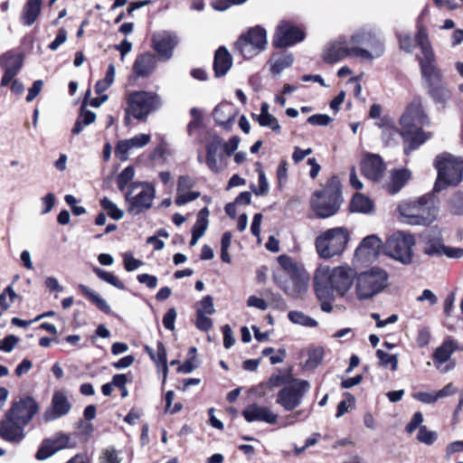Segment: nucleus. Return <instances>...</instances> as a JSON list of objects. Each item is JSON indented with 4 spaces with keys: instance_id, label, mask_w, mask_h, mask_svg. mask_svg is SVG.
<instances>
[{
    "instance_id": "f257e3e1",
    "label": "nucleus",
    "mask_w": 463,
    "mask_h": 463,
    "mask_svg": "<svg viewBox=\"0 0 463 463\" xmlns=\"http://www.w3.org/2000/svg\"><path fill=\"white\" fill-rule=\"evenodd\" d=\"M355 276V270L349 266L319 267L314 276L317 298H335V292L343 297L352 288Z\"/></svg>"
},
{
    "instance_id": "f03ea898",
    "label": "nucleus",
    "mask_w": 463,
    "mask_h": 463,
    "mask_svg": "<svg viewBox=\"0 0 463 463\" xmlns=\"http://www.w3.org/2000/svg\"><path fill=\"white\" fill-rule=\"evenodd\" d=\"M430 118L423 108L422 99L414 97L400 118L402 138L410 143V146L404 149L407 155L431 137L430 133L424 132L420 128V126H430Z\"/></svg>"
},
{
    "instance_id": "7ed1b4c3",
    "label": "nucleus",
    "mask_w": 463,
    "mask_h": 463,
    "mask_svg": "<svg viewBox=\"0 0 463 463\" xmlns=\"http://www.w3.org/2000/svg\"><path fill=\"white\" fill-rule=\"evenodd\" d=\"M278 262L285 272H275L274 282L292 298H302L308 290L309 274L302 265H299L292 258L287 255L278 257Z\"/></svg>"
},
{
    "instance_id": "20e7f679",
    "label": "nucleus",
    "mask_w": 463,
    "mask_h": 463,
    "mask_svg": "<svg viewBox=\"0 0 463 463\" xmlns=\"http://www.w3.org/2000/svg\"><path fill=\"white\" fill-rule=\"evenodd\" d=\"M353 58L371 61L381 57L385 51L381 35L371 28H361L350 38Z\"/></svg>"
},
{
    "instance_id": "39448f33",
    "label": "nucleus",
    "mask_w": 463,
    "mask_h": 463,
    "mask_svg": "<svg viewBox=\"0 0 463 463\" xmlns=\"http://www.w3.org/2000/svg\"><path fill=\"white\" fill-rule=\"evenodd\" d=\"M160 96L152 91H132L127 96V107L125 109L124 123L129 125L131 117L146 121L148 116L162 107Z\"/></svg>"
},
{
    "instance_id": "423d86ee",
    "label": "nucleus",
    "mask_w": 463,
    "mask_h": 463,
    "mask_svg": "<svg viewBox=\"0 0 463 463\" xmlns=\"http://www.w3.org/2000/svg\"><path fill=\"white\" fill-rule=\"evenodd\" d=\"M434 166L438 177L434 185L436 192H440L448 186H456L463 179V157L449 153H442L436 156Z\"/></svg>"
},
{
    "instance_id": "0eeeda50",
    "label": "nucleus",
    "mask_w": 463,
    "mask_h": 463,
    "mask_svg": "<svg viewBox=\"0 0 463 463\" xmlns=\"http://www.w3.org/2000/svg\"><path fill=\"white\" fill-rule=\"evenodd\" d=\"M340 183L337 177H331L326 185L317 191L311 198V208L319 218H328L335 215L342 203Z\"/></svg>"
},
{
    "instance_id": "6e6552de",
    "label": "nucleus",
    "mask_w": 463,
    "mask_h": 463,
    "mask_svg": "<svg viewBox=\"0 0 463 463\" xmlns=\"http://www.w3.org/2000/svg\"><path fill=\"white\" fill-rule=\"evenodd\" d=\"M417 42L422 54V56H419L417 59L426 89L442 83V74L435 65V54L427 30L423 26H419L418 28Z\"/></svg>"
},
{
    "instance_id": "1a4fd4ad",
    "label": "nucleus",
    "mask_w": 463,
    "mask_h": 463,
    "mask_svg": "<svg viewBox=\"0 0 463 463\" xmlns=\"http://www.w3.org/2000/svg\"><path fill=\"white\" fill-rule=\"evenodd\" d=\"M350 240L347 229L335 227L321 232L315 240L318 256L327 260L344 252Z\"/></svg>"
},
{
    "instance_id": "9d476101",
    "label": "nucleus",
    "mask_w": 463,
    "mask_h": 463,
    "mask_svg": "<svg viewBox=\"0 0 463 463\" xmlns=\"http://www.w3.org/2000/svg\"><path fill=\"white\" fill-rule=\"evenodd\" d=\"M156 198V187L149 182H133L125 194L128 213L139 215L150 210Z\"/></svg>"
},
{
    "instance_id": "9b49d317",
    "label": "nucleus",
    "mask_w": 463,
    "mask_h": 463,
    "mask_svg": "<svg viewBox=\"0 0 463 463\" xmlns=\"http://www.w3.org/2000/svg\"><path fill=\"white\" fill-rule=\"evenodd\" d=\"M388 274L379 268H372L357 276L355 292L359 300H366L381 293L388 285Z\"/></svg>"
},
{
    "instance_id": "f8f14e48",
    "label": "nucleus",
    "mask_w": 463,
    "mask_h": 463,
    "mask_svg": "<svg viewBox=\"0 0 463 463\" xmlns=\"http://www.w3.org/2000/svg\"><path fill=\"white\" fill-rule=\"evenodd\" d=\"M398 210L407 223L414 225L429 224L436 215V209L429 205L425 197L416 201L402 202Z\"/></svg>"
},
{
    "instance_id": "ddd939ff",
    "label": "nucleus",
    "mask_w": 463,
    "mask_h": 463,
    "mask_svg": "<svg viewBox=\"0 0 463 463\" xmlns=\"http://www.w3.org/2000/svg\"><path fill=\"white\" fill-rule=\"evenodd\" d=\"M414 245L415 239L412 235L403 232H396L387 240L385 252L392 259L408 265L412 262V248Z\"/></svg>"
},
{
    "instance_id": "4468645a",
    "label": "nucleus",
    "mask_w": 463,
    "mask_h": 463,
    "mask_svg": "<svg viewBox=\"0 0 463 463\" xmlns=\"http://www.w3.org/2000/svg\"><path fill=\"white\" fill-rule=\"evenodd\" d=\"M309 390L310 383L307 380L292 379L277 393L276 402L285 411H291L302 403Z\"/></svg>"
},
{
    "instance_id": "2eb2a0df",
    "label": "nucleus",
    "mask_w": 463,
    "mask_h": 463,
    "mask_svg": "<svg viewBox=\"0 0 463 463\" xmlns=\"http://www.w3.org/2000/svg\"><path fill=\"white\" fill-rule=\"evenodd\" d=\"M267 32L260 26H255L240 36L235 48L246 59H250L263 52L267 47Z\"/></svg>"
},
{
    "instance_id": "dca6fc26",
    "label": "nucleus",
    "mask_w": 463,
    "mask_h": 463,
    "mask_svg": "<svg viewBox=\"0 0 463 463\" xmlns=\"http://www.w3.org/2000/svg\"><path fill=\"white\" fill-rule=\"evenodd\" d=\"M205 163L214 174L222 172L228 166L227 155L222 150V138L217 135H209L205 144Z\"/></svg>"
},
{
    "instance_id": "f3484780",
    "label": "nucleus",
    "mask_w": 463,
    "mask_h": 463,
    "mask_svg": "<svg viewBox=\"0 0 463 463\" xmlns=\"http://www.w3.org/2000/svg\"><path fill=\"white\" fill-rule=\"evenodd\" d=\"M305 33L299 28L290 24L289 23H280L273 38V45L276 48H284L294 45L303 41Z\"/></svg>"
},
{
    "instance_id": "a211bd4d",
    "label": "nucleus",
    "mask_w": 463,
    "mask_h": 463,
    "mask_svg": "<svg viewBox=\"0 0 463 463\" xmlns=\"http://www.w3.org/2000/svg\"><path fill=\"white\" fill-rule=\"evenodd\" d=\"M178 43L179 39L177 34L169 31L155 33L152 36L154 50L165 61L172 57L173 51Z\"/></svg>"
},
{
    "instance_id": "6ab92c4d",
    "label": "nucleus",
    "mask_w": 463,
    "mask_h": 463,
    "mask_svg": "<svg viewBox=\"0 0 463 463\" xmlns=\"http://www.w3.org/2000/svg\"><path fill=\"white\" fill-rule=\"evenodd\" d=\"M38 410L39 407L36 401L32 397H25L13 403L7 414L25 426L38 412Z\"/></svg>"
},
{
    "instance_id": "aec40b11",
    "label": "nucleus",
    "mask_w": 463,
    "mask_h": 463,
    "mask_svg": "<svg viewBox=\"0 0 463 463\" xmlns=\"http://www.w3.org/2000/svg\"><path fill=\"white\" fill-rule=\"evenodd\" d=\"M423 252L429 256L440 257L445 255L450 259H460L463 256L462 248L445 246L439 235L426 238Z\"/></svg>"
},
{
    "instance_id": "412c9836",
    "label": "nucleus",
    "mask_w": 463,
    "mask_h": 463,
    "mask_svg": "<svg viewBox=\"0 0 463 463\" xmlns=\"http://www.w3.org/2000/svg\"><path fill=\"white\" fill-rule=\"evenodd\" d=\"M71 409V403L66 393L62 391H57L53 393L51 406L43 413L45 421H52L67 415Z\"/></svg>"
},
{
    "instance_id": "4be33fe9",
    "label": "nucleus",
    "mask_w": 463,
    "mask_h": 463,
    "mask_svg": "<svg viewBox=\"0 0 463 463\" xmlns=\"http://www.w3.org/2000/svg\"><path fill=\"white\" fill-rule=\"evenodd\" d=\"M70 437L63 433H57L51 438L45 439L41 443L35 458L38 460H44L52 457L57 451L68 447Z\"/></svg>"
},
{
    "instance_id": "5701e85b",
    "label": "nucleus",
    "mask_w": 463,
    "mask_h": 463,
    "mask_svg": "<svg viewBox=\"0 0 463 463\" xmlns=\"http://www.w3.org/2000/svg\"><path fill=\"white\" fill-rule=\"evenodd\" d=\"M242 416L247 422L260 421L267 424H275L278 414L267 406L250 403L242 411Z\"/></svg>"
},
{
    "instance_id": "b1692460",
    "label": "nucleus",
    "mask_w": 463,
    "mask_h": 463,
    "mask_svg": "<svg viewBox=\"0 0 463 463\" xmlns=\"http://www.w3.org/2000/svg\"><path fill=\"white\" fill-rule=\"evenodd\" d=\"M383 247V241L376 235L365 237L355 250V257L363 262L376 260Z\"/></svg>"
},
{
    "instance_id": "393cba45",
    "label": "nucleus",
    "mask_w": 463,
    "mask_h": 463,
    "mask_svg": "<svg viewBox=\"0 0 463 463\" xmlns=\"http://www.w3.org/2000/svg\"><path fill=\"white\" fill-rule=\"evenodd\" d=\"M345 57L353 58V53L350 43L344 37L329 43L324 49L323 58L327 63L336 62Z\"/></svg>"
},
{
    "instance_id": "a878e982",
    "label": "nucleus",
    "mask_w": 463,
    "mask_h": 463,
    "mask_svg": "<svg viewBox=\"0 0 463 463\" xmlns=\"http://www.w3.org/2000/svg\"><path fill=\"white\" fill-rule=\"evenodd\" d=\"M150 141L151 136L149 134H138L131 138L120 140L116 146L115 156L120 161H127L130 150L142 148Z\"/></svg>"
},
{
    "instance_id": "bb28decb",
    "label": "nucleus",
    "mask_w": 463,
    "mask_h": 463,
    "mask_svg": "<svg viewBox=\"0 0 463 463\" xmlns=\"http://www.w3.org/2000/svg\"><path fill=\"white\" fill-rule=\"evenodd\" d=\"M24 425H22L6 413L5 419L0 422V437L11 443H20L24 438Z\"/></svg>"
},
{
    "instance_id": "cd10ccee",
    "label": "nucleus",
    "mask_w": 463,
    "mask_h": 463,
    "mask_svg": "<svg viewBox=\"0 0 463 463\" xmlns=\"http://www.w3.org/2000/svg\"><path fill=\"white\" fill-rule=\"evenodd\" d=\"M362 171L366 178L378 182L384 174L385 164L380 156L368 154L362 162Z\"/></svg>"
},
{
    "instance_id": "c85d7f7f",
    "label": "nucleus",
    "mask_w": 463,
    "mask_h": 463,
    "mask_svg": "<svg viewBox=\"0 0 463 463\" xmlns=\"http://www.w3.org/2000/svg\"><path fill=\"white\" fill-rule=\"evenodd\" d=\"M456 348L453 341H446L436 349L433 361L436 368L441 373H447L454 367V363L449 362V359Z\"/></svg>"
},
{
    "instance_id": "c756f323",
    "label": "nucleus",
    "mask_w": 463,
    "mask_h": 463,
    "mask_svg": "<svg viewBox=\"0 0 463 463\" xmlns=\"http://www.w3.org/2000/svg\"><path fill=\"white\" fill-rule=\"evenodd\" d=\"M23 65V60L20 55L5 54L0 57V66L4 70V75L1 80V86L10 84L14 76L19 72Z\"/></svg>"
},
{
    "instance_id": "7c9ffc66",
    "label": "nucleus",
    "mask_w": 463,
    "mask_h": 463,
    "mask_svg": "<svg viewBox=\"0 0 463 463\" xmlns=\"http://www.w3.org/2000/svg\"><path fill=\"white\" fill-rule=\"evenodd\" d=\"M238 114L232 103L222 102L217 105L213 112L215 123L224 129H231Z\"/></svg>"
},
{
    "instance_id": "2f4dec72",
    "label": "nucleus",
    "mask_w": 463,
    "mask_h": 463,
    "mask_svg": "<svg viewBox=\"0 0 463 463\" xmlns=\"http://www.w3.org/2000/svg\"><path fill=\"white\" fill-rule=\"evenodd\" d=\"M156 58L154 54L146 52L137 57L133 71L139 78L148 77L156 68Z\"/></svg>"
},
{
    "instance_id": "473e14b6",
    "label": "nucleus",
    "mask_w": 463,
    "mask_h": 463,
    "mask_svg": "<svg viewBox=\"0 0 463 463\" xmlns=\"http://www.w3.org/2000/svg\"><path fill=\"white\" fill-rule=\"evenodd\" d=\"M232 65V58L225 47H220L215 52L213 69L217 77L224 76Z\"/></svg>"
},
{
    "instance_id": "72a5a7b5",
    "label": "nucleus",
    "mask_w": 463,
    "mask_h": 463,
    "mask_svg": "<svg viewBox=\"0 0 463 463\" xmlns=\"http://www.w3.org/2000/svg\"><path fill=\"white\" fill-rule=\"evenodd\" d=\"M42 5V0H27L21 13V23L25 26L33 24L41 14Z\"/></svg>"
},
{
    "instance_id": "f704fd0d",
    "label": "nucleus",
    "mask_w": 463,
    "mask_h": 463,
    "mask_svg": "<svg viewBox=\"0 0 463 463\" xmlns=\"http://www.w3.org/2000/svg\"><path fill=\"white\" fill-rule=\"evenodd\" d=\"M410 178L411 173L406 169L392 171L391 181L387 184L388 192L392 194L398 193Z\"/></svg>"
},
{
    "instance_id": "c9c22d12",
    "label": "nucleus",
    "mask_w": 463,
    "mask_h": 463,
    "mask_svg": "<svg viewBox=\"0 0 463 463\" xmlns=\"http://www.w3.org/2000/svg\"><path fill=\"white\" fill-rule=\"evenodd\" d=\"M294 61L290 52H284L279 55H273L269 60L270 71L273 74H280L285 69L289 68Z\"/></svg>"
},
{
    "instance_id": "e433bc0d",
    "label": "nucleus",
    "mask_w": 463,
    "mask_h": 463,
    "mask_svg": "<svg viewBox=\"0 0 463 463\" xmlns=\"http://www.w3.org/2000/svg\"><path fill=\"white\" fill-rule=\"evenodd\" d=\"M80 291L90 301H91L99 310L103 311L106 314H109L111 312V308L107 301L102 298V297L98 294L95 290L80 284L78 286Z\"/></svg>"
},
{
    "instance_id": "4c0bfd02",
    "label": "nucleus",
    "mask_w": 463,
    "mask_h": 463,
    "mask_svg": "<svg viewBox=\"0 0 463 463\" xmlns=\"http://www.w3.org/2000/svg\"><path fill=\"white\" fill-rule=\"evenodd\" d=\"M427 92L436 104L442 105L443 108L451 98L450 90L442 83L427 89Z\"/></svg>"
},
{
    "instance_id": "58836bf2",
    "label": "nucleus",
    "mask_w": 463,
    "mask_h": 463,
    "mask_svg": "<svg viewBox=\"0 0 463 463\" xmlns=\"http://www.w3.org/2000/svg\"><path fill=\"white\" fill-rule=\"evenodd\" d=\"M350 209L354 213H369L373 211V204L368 197L356 193L351 201Z\"/></svg>"
},
{
    "instance_id": "ea45409f",
    "label": "nucleus",
    "mask_w": 463,
    "mask_h": 463,
    "mask_svg": "<svg viewBox=\"0 0 463 463\" xmlns=\"http://www.w3.org/2000/svg\"><path fill=\"white\" fill-rule=\"evenodd\" d=\"M95 120L96 114L91 110H84L82 106L81 111L76 119V122L71 129V132L74 135H79L83 131L85 127L92 124Z\"/></svg>"
},
{
    "instance_id": "a19ab883",
    "label": "nucleus",
    "mask_w": 463,
    "mask_h": 463,
    "mask_svg": "<svg viewBox=\"0 0 463 463\" xmlns=\"http://www.w3.org/2000/svg\"><path fill=\"white\" fill-rule=\"evenodd\" d=\"M401 137H402V129L399 130L392 124L385 123L382 126V138L386 145L396 143Z\"/></svg>"
},
{
    "instance_id": "79ce46f5",
    "label": "nucleus",
    "mask_w": 463,
    "mask_h": 463,
    "mask_svg": "<svg viewBox=\"0 0 463 463\" xmlns=\"http://www.w3.org/2000/svg\"><path fill=\"white\" fill-rule=\"evenodd\" d=\"M288 318L291 323L306 327H316L317 326V320L301 311L293 310L288 312Z\"/></svg>"
},
{
    "instance_id": "37998d69",
    "label": "nucleus",
    "mask_w": 463,
    "mask_h": 463,
    "mask_svg": "<svg viewBox=\"0 0 463 463\" xmlns=\"http://www.w3.org/2000/svg\"><path fill=\"white\" fill-rule=\"evenodd\" d=\"M116 76V67L113 63L109 64L108 71L103 80H99L95 85V92L102 94L105 92L114 82Z\"/></svg>"
},
{
    "instance_id": "c03bdc74",
    "label": "nucleus",
    "mask_w": 463,
    "mask_h": 463,
    "mask_svg": "<svg viewBox=\"0 0 463 463\" xmlns=\"http://www.w3.org/2000/svg\"><path fill=\"white\" fill-rule=\"evenodd\" d=\"M376 357L379 360V364L383 368H390L392 371H396L398 368V356L390 354L382 349L376 351Z\"/></svg>"
},
{
    "instance_id": "a18cd8bd",
    "label": "nucleus",
    "mask_w": 463,
    "mask_h": 463,
    "mask_svg": "<svg viewBox=\"0 0 463 463\" xmlns=\"http://www.w3.org/2000/svg\"><path fill=\"white\" fill-rule=\"evenodd\" d=\"M208 216H209V210L207 207L203 208L199 211L197 214V220L195 224L193 227L192 232H195L197 234H201V236H203L204 232L207 230L208 227Z\"/></svg>"
},
{
    "instance_id": "49530a36",
    "label": "nucleus",
    "mask_w": 463,
    "mask_h": 463,
    "mask_svg": "<svg viewBox=\"0 0 463 463\" xmlns=\"http://www.w3.org/2000/svg\"><path fill=\"white\" fill-rule=\"evenodd\" d=\"M94 273L103 281L114 286L118 289H125V285L122 281H120L116 276L112 273L106 271L100 268H94Z\"/></svg>"
},
{
    "instance_id": "de8ad7c7",
    "label": "nucleus",
    "mask_w": 463,
    "mask_h": 463,
    "mask_svg": "<svg viewBox=\"0 0 463 463\" xmlns=\"http://www.w3.org/2000/svg\"><path fill=\"white\" fill-rule=\"evenodd\" d=\"M324 356V350L322 347H316L308 351V358L305 363L306 369H314L317 367Z\"/></svg>"
},
{
    "instance_id": "09e8293b",
    "label": "nucleus",
    "mask_w": 463,
    "mask_h": 463,
    "mask_svg": "<svg viewBox=\"0 0 463 463\" xmlns=\"http://www.w3.org/2000/svg\"><path fill=\"white\" fill-rule=\"evenodd\" d=\"M101 207L107 212L109 217L114 220H120L124 216V212L120 210L117 204H115L109 198L104 197L100 200Z\"/></svg>"
},
{
    "instance_id": "8fccbe9b",
    "label": "nucleus",
    "mask_w": 463,
    "mask_h": 463,
    "mask_svg": "<svg viewBox=\"0 0 463 463\" xmlns=\"http://www.w3.org/2000/svg\"><path fill=\"white\" fill-rule=\"evenodd\" d=\"M253 118L259 122L261 127L269 128L276 133H280V126L279 124L278 119L272 116L269 115H253Z\"/></svg>"
},
{
    "instance_id": "3c124183",
    "label": "nucleus",
    "mask_w": 463,
    "mask_h": 463,
    "mask_svg": "<svg viewBox=\"0 0 463 463\" xmlns=\"http://www.w3.org/2000/svg\"><path fill=\"white\" fill-rule=\"evenodd\" d=\"M449 210L454 215H463V192L458 191L449 201Z\"/></svg>"
},
{
    "instance_id": "603ef678",
    "label": "nucleus",
    "mask_w": 463,
    "mask_h": 463,
    "mask_svg": "<svg viewBox=\"0 0 463 463\" xmlns=\"http://www.w3.org/2000/svg\"><path fill=\"white\" fill-rule=\"evenodd\" d=\"M135 170L133 166H127L117 177V185L118 190L124 191L129 182L134 179Z\"/></svg>"
},
{
    "instance_id": "864d4df0",
    "label": "nucleus",
    "mask_w": 463,
    "mask_h": 463,
    "mask_svg": "<svg viewBox=\"0 0 463 463\" xmlns=\"http://www.w3.org/2000/svg\"><path fill=\"white\" fill-rule=\"evenodd\" d=\"M213 315L215 313L213 298L211 296H205L196 305V314Z\"/></svg>"
},
{
    "instance_id": "5fc2aeb1",
    "label": "nucleus",
    "mask_w": 463,
    "mask_h": 463,
    "mask_svg": "<svg viewBox=\"0 0 463 463\" xmlns=\"http://www.w3.org/2000/svg\"><path fill=\"white\" fill-rule=\"evenodd\" d=\"M399 44L402 50L408 53H411L415 46H419L417 42V35L415 38H412L409 33L400 34Z\"/></svg>"
},
{
    "instance_id": "6e6d98bb",
    "label": "nucleus",
    "mask_w": 463,
    "mask_h": 463,
    "mask_svg": "<svg viewBox=\"0 0 463 463\" xmlns=\"http://www.w3.org/2000/svg\"><path fill=\"white\" fill-rule=\"evenodd\" d=\"M417 439L420 442L427 445H431L437 439V433L431 430H428L426 427L420 426Z\"/></svg>"
},
{
    "instance_id": "4d7b16f0",
    "label": "nucleus",
    "mask_w": 463,
    "mask_h": 463,
    "mask_svg": "<svg viewBox=\"0 0 463 463\" xmlns=\"http://www.w3.org/2000/svg\"><path fill=\"white\" fill-rule=\"evenodd\" d=\"M200 195L201 194L199 192H189V190L177 193L175 203L179 206L184 205L189 202L196 200Z\"/></svg>"
},
{
    "instance_id": "13d9d810",
    "label": "nucleus",
    "mask_w": 463,
    "mask_h": 463,
    "mask_svg": "<svg viewBox=\"0 0 463 463\" xmlns=\"http://www.w3.org/2000/svg\"><path fill=\"white\" fill-rule=\"evenodd\" d=\"M124 267L127 271H134L143 265L140 260L135 259L131 252H126L123 256Z\"/></svg>"
},
{
    "instance_id": "bf43d9fd",
    "label": "nucleus",
    "mask_w": 463,
    "mask_h": 463,
    "mask_svg": "<svg viewBox=\"0 0 463 463\" xmlns=\"http://www.w3.org/2000/svg\"><path fill=\"white\" fill-rule=\"evenodd\" d=\"M208 315L196 314V327L201 330L207 332L213 327V320L207 317Z\"/></svg>"
},
{
    "instance_id": "052dcab7",
    "label": "nucleus",
    "mask_w": 463,
    "mask_h": 463,
    "mask_svg": "<svg viewBox=\"0 0 463 463\" xmlns=\"http://www.w3.org/2000/svg\"><path fill=\"white\" fill-rule=\"evenodd\" d=\"M19 339L14 335H9L0 341V351L10 353L18 344Z\"/></svg>"
},
{
    "instance_id": "680f3d73",
    "label": "nucleus",
    "mask_w": 463,
    "mask_h": 463,
    "mask_svg": "<svg viewBox=\"0 0 463 463\" xmlns=\"http://www.w3.org/2000/svg\"><path fill=\"white\" fill-rule=\"evenodd\" d=\"M333 118L326 114H315L307 118V122L314 126H327Z\"/></svg>"
},
{
    "instance_id": "e2e57ef3",
    "label": "nucleus",
    "mask_w": 463,
    "mask_h": 463,
    "mask_svg": "<svg viewBox=\"0 0 463 463\" xmlns=\"http://www.w3.org/2000/svg\"><path fill=\"white\" fill-rule=\"evenodd\" d=\"M269 185L262 170L259 171V185L253 192L256 195H264L269 192Z\"/></svg>"
},
{
    "instance_id": "0e129e2a",
    "label": "nucleus",
    "mask_w": 463,
    "mask_h": 463,
    "mask_svg": "<svg viewBox=\"0 0 463 463\" xmlns=\"http://www.w3.org/2000/svg\"><path fill=\"white\" fill-rule=\"evenodd\" d=\"M413 398L427 404H431L438 401L436 392H419L413 394Z\"/></svg>"
},
{
    "instance_id": "69168bd1",
    "label": "nucleus",
    "mask_w": 463,
    "mask_h": 463,
    "mask_svg": "<svg viewBox=\"0 0 463 463\" xmlns=\"http://www.w3.org/2000/svg\"><path fill=\"white\" fill-rule=\"evenodd\" d=\"M176 316L177 313L174 307L169 308L168 311L165 314L163 317V325L167 330L173 331L175 329V321L176 319Z\"/></svg>"
},
{
    "instance_id": "338daca9",
    "label": "nucleus",
    "mask_w": 463,
    "mask_h": 463,
    "mask_svg": "<svg viewBox=\"0 0 463 463\" xmlns=\"http://www.w3.org/2000/svg\"><path fill=\"white\" fill-rule=\"evenodd\" d=\"M195 182L193 178L188 175H181L177 183V193L188 191L193 188Z\"/></svg>"
},
{
    "instance_id": "774afa93",
    "label": "nucleus",
    "mask_w": 463,
    "mask_h": 463,
    "mask_svg": "<svg viewBox=\"0 0 463 463\" xmlns=\"http://www.w3.org/2000/svg\"><path fill=\"white\" fill-rule=\"evenodd\" d=\"M99 463H119V458L116 449H107L100 457Z\"/></svg>"
}]
</instances>
